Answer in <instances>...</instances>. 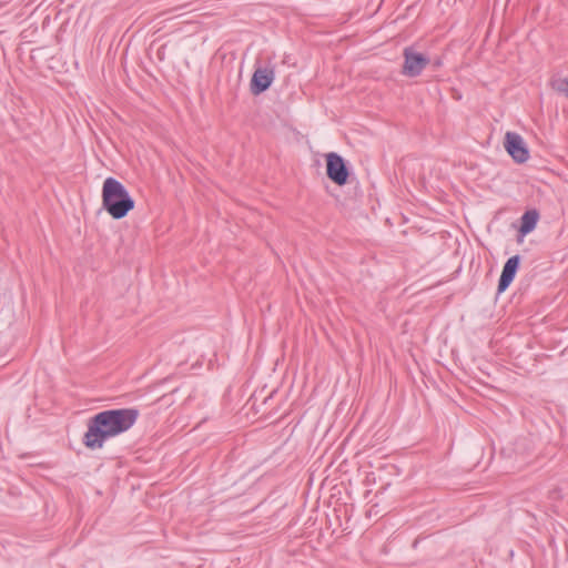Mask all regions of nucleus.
<instances>
[{"label":"nucleus","mask_w":568,"mask_h":568,"mask_svg":"<svg viewBox=\"0 0 568 568\" xmlns=\"http://www.w3.org/2000/svg\"><path fill=\"white\" fill-rule=\"evenodd\" d=\"M404 64L402 73L409 78L418 77L429 64V58L424 53L416 51L413 47L404 49Z\"/></svg>","instance_id":"nucleus-3"},{"label":"nucleus","mask_w":568,"mask_h":568,"mask_svg":"<svg viewBox=\"0 0 568 568\" xmlns=\"http://www.w3.org/2000/svg\"><path fill=\"white\" fill-rule=\"evenodd\" d=\"M554 88L557 92L564 94L566 98H568V81L566 79L557 80L554 83Z\"/></svg>","instance_id":"nucleus-9"},{"label":"nucleus","mask_w":568,"mask_h":568,"mask_svg":"<svg viewBox=\"0 0 568 568\" xmlns=\"http://www.w3.org/2000/svg\"><path fill=\"white\" fill-rule=\"evenodd\" d=\"M520 263V256L514 255L505 263L498 282V293L505 292L514 281Z\"/></svg>","instance_id":"nucleus-7"},{"label":"nucleus","mask_w":568,"mask_h":568,"mask_svg":"<svg viewBox=\"0 0 568 568\" xmlns=\"http://www.w3.org/2000/svg\"><path fill=\"white\" fill-rule=\"evenodd\" d=\"M539 219V213L536 210L526 211L520 221L519 233L526 235L530 233L535 227Z\"/></svg>","instance_id":"nucleus-8"},{"label":"nucleus","mask_w":568,"mask_h":568,"mask_svg":"<svg viewBox=\"0 0 568 568\" xmlns=\"http://www.w3.org/2000/svg\"><path fill=\"white\" fill-rule=\"evenodd\" d=\"M102 206L113 219L120 220L134 209V200L121 182L108 178L102 186Z\"/></svg>","instance_id":"nucleus-2"},{"label":"nucleus","mask_w":568,"mask_h":568,"mask_svg":"<svg viewBox=\"0 0 568 568\" xmlns=\"http://www.w3.org/2000/svg\"><path fill=\"white\" fill-rule=\"evenodd\" d=\"M138 416L139 410L134 408L109 409L98 413L88 422V430L83 436L84 446L90 449L102 448L106 439L130 429Z\"/></svg>","instance_id":"nucleus-1"},{"label":"nucleus","mask_w":568,"mask_h":568,"mask_svg":"<svg viewBox=\"0 0 568 568\" xmlns=\"http://www.w3.org/2000/svg\"><path fill=\"white\" fill-rule=\"evenodd\" d=\"M504 146L517 163H525L529 159V151L526 143L518 133L507 132L505 134Z\"/></svg>","instance_id":"nucleus-5"},{"label":"nucleus","mask_w":568,"mask_h":568,"mask_svg":"<svg viewBox=\"0 0 568 568\" xmlns=\"http://www.w3.org/2000/svg\"><path fill=\"white\" fill-rule=\"evenodd\" d=\"M274 80V71L271 68H257L251 79V92L254 95L266 91Z\"/></svg>","instance_id":"nucleus-6"},{"label":"nucleus","mask_w":568,"mask_h":568,"mask_svg":"<svg viewBox=\"0 0 568 568\" xmlns=\"http://www.w3.org/2000/svg\"><path fill=\"white\" fill-rule=\"evenodd\" d=\"M326 174L335 184H346L349 172L339 154L331 152L326 155Z\"/></svg>","instance_id":"nucleus-4"}]
</instances>
